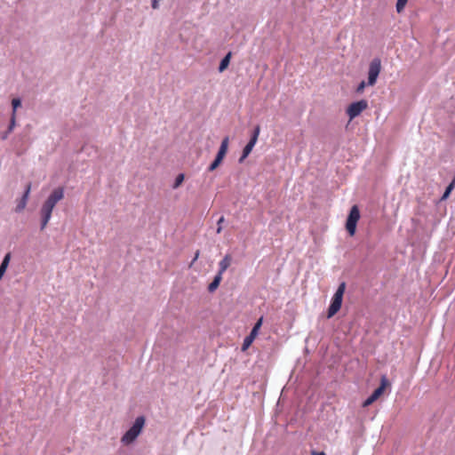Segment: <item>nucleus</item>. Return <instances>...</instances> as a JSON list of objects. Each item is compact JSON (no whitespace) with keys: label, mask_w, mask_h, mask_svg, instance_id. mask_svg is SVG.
<instances>
[{"label":"nucleus","mask_w":455,"mask_h":455,"mask_svg":"<svg viewBox=\"0 0 455 455\" xmlns=\"http://www.w3.org/2000/svg\"><path fill=\"white\" fill-rule=\"evenodd\" d=\"M199 255H200V251L197 250L195 253V257H194L190 266H192L197 260V259L199 258Z\"/></svg>","instance_id":"b1692460"},{"label":"nucleus","mask_w":455,"mask_h":455,"mask_svg":"<svg viewBox=\"0 0 455 455\" xmlns=\"http://www.w3.org/2000/svg\"><path fill=\"white\" fill-rule=\"evenodd\" d=\"M10 259H11V255H10V253H7L4 256L3 261H2V263L0 265V273L1 274L4 275L7 267H8V265H9V262H10Z\"/></svg>","instance_id":"2eb2a0df"},{"label":"nucleus","mask_w":455,"mask_h":455,"mask_svg":"<svg viewBox=\"0 0 455 455\" xmlns=\"http://www.w3.org/2000/svg\"><path fill=\"white\" fill-rule=\"evenodd\" d=\"M360 219V211L357 205L351 207L346 222V229L353 236L356 231V225Z\"/></svg>","instance_id":"20e7f679"},{"label":"nucleus","mask_w":455,"mask_h":455,"mask_svg":"<svg viewBox=\"0 0 455 455\" xmlns=\"http://www.w3.org/2000/svg\"><path fill=\"white\" fill-rule=\"evenodd\" d=\"M152 7L154 9H157L158 8V0H152Z\"/></svg>","instance_id":"a878e982"},{"label":"nucleus","mask_w":455,"mask_h":455,"mask_svg":"<svg viewBox=\"0 0 455 455\" xmlns=\"http://www.w3.org/2000/svg\"><path fill=\"white\" fill-rule=\"evenodd\" d=\"M365 86H366V83H365L364 81H362V82L359 84V85H358V87H357V89H356V92H357L358 93L363 92V90H364V88H365Z\"/></svg>","instance_id":"5701e85b"},{"label":"nucleus","mask_w":455,"mask_h":455,"mask_svg":"<svg viewBox=\"0 0 455 455\" xmlns=\"http://www.w3.org/2000/svg\"><path fill=\"white\" fill-rule=\"evenodd\" d=\"M345 290H346V283L344 282H342L341 283H339L336 292L334 293V295L331 299V305H330V307L328 308V312H327L328 318H331L333 315H335L340 309Z\"/></svg>","instance_id":"7ed1b4c3"},{"label":"nucleus","mask_w":455,"mask_h":455,"mask_svg":"<svg viewBox=\"0 0 455 455\" xmlns=\"http://www.w3.org/2000/svg\"><path fill=\"white\" fill-rule=\"evenodd\" d=\"M454 186H455V179L449 184V186L446 188L443 196H442V200H445L449 197L451 192L452 191V189L454 188Z\"/></svg>","instance_id":"dca6fc26"},{"label":"nucleus","mask_w":455,"mask_h":455,"mask_svg":"<svg viewBox=\"0 0 455 455\" xmlns=\"http://www.w3.org/2000/svg\"><path fill=\"white\" fill-rule=\"evenodd\" d=\"M145 425V418L142 416L138 417L132 427L126 431V433L122 436L121 442L124 445H129L132 443L137 437L141 433V430Z\"/></svg>","instance_id":"f03ea898"},{"label":"nucleus","mask_w":455,"mask_h":455,"mask_svg":"<svg viewBox=\"0 0 455 455\" xmlns=\"http://www.w3.org/2000/svg\"><path fill=\"white\" fill-rule=\"evenodd\" d=\"M310 455H326L324 451H311Z\"/></svg>","instance_id":"393cba45"},{"label":"nucleus","mask_w":455,"mask_h":455,"mask_svg":"<svg viewBox=\"0 0 455 455\" xmlns=\"http://www.w3.org/2000/svg\"><path fill=\"white\" fill-rule=\"evenodd\" d=\"M224 220H225V219H224V217H223V216H221V217L219 219V220H218V222H217V225H218V228H217V230H216L217 234L221 233V231H222V223L224 222Z\"/></svg>","instance_id":"4be33fe9"},{"label":"nucleus","mask_w":455,"mask_h":455,"mask_svg":"<svg viewBox=\"0 0 455 455\" xmlns=\"http://www.w3.org/2000/svg\"><path fill=\"white\" fill-rule=\"evenodd\" d=\"M228 143H229V139L228 137H225L222 141H221V144H220V147L219 148V151H218V154L216 156V159L218 161H220L222 162L225 156L227 155V152H228Z\"/></svg>","instance_id":"9b49d317"},{"label":"nucleus","mask_w":455,"mask_h":455,"mask_svg":"<svg viewBox=\"0 0 455 455\" xmlns=\"http://www.w3.org/2000/svg\"><path fill=\"white\" fill-rule=\"evenodd\" d=\"M390 385L387 378L383 375L380 379V386L376 388L373 393L363 403V407H368L371 403H373L376 400H378L382 394L384 393L385 389Z\"/></svg>","instance_id":"39448f33"},{"label":"nucleus","mask_w":455,"mask_h":455,"mask_svg":"<svg viewBox=\"0 0 455 455\" xmlns=\"http://www.w3.org/2000/svg\"><path fill=\"white\" fill-rule=\"evenodd\" d=\"M221 280H222V275L220 274H217L215 275L214 279L212 280V282L209 284L208 291L210 292L215 291L218 289V287L220 286Z\"/></svg>","instance_id":"ddd939ff"},{"label":"nucleus","mask_w":455,"mask_h":455,"mask_svg":"<svg viewBox=\"0 0 455 455\" xmlns=\"http://www.w3.org/2000/svg\"><path fill=\"white\" fill-rule=\"evenodd\" d=\"M381 71V60L379 58L373 59L370 65L368 70V85L373 86L378 79V76Z\"/></svg>","instance_id":"423d86ee"},{"label":"nucleus","mask_w":455,"mask_h":455,"mask_svg":"<svg viewBox=\"0 0 455 455\" xmlns=\"http://www.w3.org/2000/svg\"><path fill=\"white\" fill-rule=\"evenodd\" d=\"M232 258L229 254H227L219 263V272L221 275L228 268L231 264Z\"/></svg>","instance_id":"f8f14e48"},{"label":"nucleus","mask_w":455,"mask_h":455,"mask_svg":"<svg viewBox=\"0 0 455 455\" xmlns=\"http://www.w3.org/2000/svg\"><path fill=\"white\" fill-rule=\"evenodd\" d=\"M30 190H31V183H28L27 185V188H26V190L22 196V197L20 198V200L19 201L17 206H16V212H22L26 205H27V203H28V196H29V194H30Z\"/></svg>","instance_id":"9d476101"},{"label":"nucleus","mask_w":455,"mask_h":455,"mask_svg":"<svg viewBox=\"0 0 455 455\" xmlns=\"http://www.w3.org/2000/svg\"><path fill=\"white\" fill-rule=\"evenodd\" d=\"M183 180H184V174H182V173L179 174L175 180L174 184H173V188H178L181 185Z\"/></svg>","instance_id":"a211bd4d"},{"label":"nucleus","mask_w":455,"mask_h":455,"mask_svg":"<svg viewBox=\"0 0 455 455\" xmlns=\"http://www.w3.org/2000/svg\"><path fill=\"white\" fill-rule=\"evenodd\" d=\"M259 132H260V127H259V125H257L253 131V133H252V136H251L250 141L243 148V154H242L241 157L239 158L240 163H242L251 154V150L253 149V148L258 140Z\"/></svg>","instance_id":"6e6552de"},{"label":"nucleus","mask_w":455,"mask_h":455,"mask_svg":"<svg viewBox=\"0 0 455 455\" xmlns=\"http://www.w3.org/2000/svg\"><path fill=\"white\" fill-rule=\"evenodd\" d=\"M222 162L220 161H218L216 158L214 159V161L210 164V166L208 167V171L209 172H213L215 169H217L220 164H221Z\"/></svg>","instance_id":"aec40b11"},{"label":"nucleus","mask_w":455,"mask_h":455,"mask_svg":"<svg viewBox=\"0 0 455 455\" xmlns=\"http://www.w3.org/2000/svg\"><path fill=\"white\" fill-rule=\"evenodd\" d=\"M231 53L228 52L220 61L219 70L220 72H223L228 66L230 60Z\"/></svg>","instance_id":"4468645a"},{"label":"nucleus","mask_w":455,"mask_h":455,"mask_svg":"<svg viewBox=\"0 0 455 455\" xmlns=\"http://www.w3.org/2000/svg\"><path fill=\"white\" fill-rule=\"evenodd\" d=\"M407 2H408V0H397L395 8H396V12L398 13H401L403 12V10L407 4Z\"/></svg>","instance_id":"f3484780"},{"label":"nucleus","mask_w":455,"mask_h":455,"mask_svg":"<svg viewBox=\"0 0 455 455\" xmlns=\"http://www.w3.org/2000/svg\"><path fill=\"white\" fill-rule=\"evenodd\" d=\"M64 197V189L63 188H55L51 195L48 196L46 201L44 203L40 213H41V230H44L47 226L51 217L52 212L55 205L62 200Z\"/></svg>","instance_id":"f257e3e1"},{"label":"nucleus","mask_w":455,"mask_h":455,"mask_svg":"<svg viewBox=\"0 0 455 455\" xmlns=\"http://www.w3.org/2000/svg\"><path fill=\"white\" fill-rule=\"evenodd\" d=\"M262 324V317H260L258 322L253 326L252 330L251 331V333L243 339V343L242 345V350L246 351L254 341L255 338L258 335L259 330L260 329Z\"/></svg>","instance_id":"1a4fd4ad"},{"label":"nucleus","mask_w":455,"mask_h":455,"mask_svg":"<svg viewBox=\"0 0 455 455\" xmlns=\"http://www.w3.org/2000/svg\"><path fill=\"white\" fill-rule=\"evenodd\" d=\"M15 124H16V115H14V113H12L11 121H10V125L8 127V133L12 132L13 128L15 127Z\"/></svg>","instance_id":"6ab92c4d"},{"label":"nucleus","mask_w":455,"mask_h":455,"mask_svg":"<svg viewBox=\"0 0 455 455\" xmlns=\"http://www.w3.org/2000/svg\"><path fill=\"white\" fill-rule=\"evenodd\" d=\"M12 108H13L12 113H14V115H16L17 108H19L21 105L20 100L13 99L12 101Z\"/></svg>","instance_id":"412c9836"},{"label":"nucleus","mask_w":455,"mask_h":455,"mask_svg":"<svg viewBox=\"0 0 455 455\" xmlns=\"http://www.w3.org/2000/svg\"><path fill=\"white\" fill-rule=\"evenodd\" d=\"M3 275H4L0 273V280L2 279Z\"/></svg>","instance_id":"bb28decb"},{"label":"nucleus","mask_w":455,"mask_h":455,"mask_svg":"<svg viewBox=\"0 0 455 455\" xmlns=\"http://www.w3.org/2000/svg\"><path fill=\"white\" fill-rule=\"evenodd\" d=\"M368 108V102L365 100H361L351 103L347 108V115L349 120H353L358 116L363 111Z\"/></svg>","instance_id":"0eeeda50"}]
</instances>
